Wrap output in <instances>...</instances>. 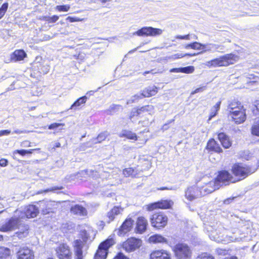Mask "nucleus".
Instances as JSON below:
<instances>
[{
  "instance_id": "1",
  "label": "nucleus",
  "mask_w": 259,
  "mask_h": 259,
  "mask_svg": "<svg viewBox=\"0 0 259 259\" xmlns=\"http://www.w3.org/2000/svg\"><path fill=\"white\" fill-rule=\"evenodd\" d=\"M239 59L237 55L233 54H227L207 61L206 65L209 67H227L230 65L234 64Z\"/></svg>"
},
{
  "instance_id": "2",
  "label": "nucleus",
  "mask_w": 259,
  "mask_h": 259,
  "mask_svg": "<svg viewBox=\"0 0 259 259\" xmlns=\"http://www.w3.org/2000/svg\"><path fill=\"white\" fill-rule=\"evenodd\" d=\"M177 259H189L191 257L192 251L186 243H179L172 249Z\"/></svg>"
},
{
  "instance_id": "3",
  "label": "nucleus",
  "mask_w": 259,
  "mask_h": 259,
  "mask_svg": "<svg viewBox=\"0 0 259 259\" xmlns=\"http://www.w3.org/2000/svg\"><path fill=\"white\" fill-rule=\"evenodd\" d=\"M256 170V168H252L250 166L243 165L242 164L237 163L233 165L232 167V171L235 176L240 177L236 181H240L249 175L254 172Z\"/></svg>"
},
{
  "instance_id": "4",
  "label": "nucleus",
  "mask_w": 259,
  "mask_h": 259,
  "mask_svg": "<svg viewBox=\"0 0 259 259\" xmlns=\"http://www.w3.org/2000/svg\"><path fill=\"white\" fill-rule=\"evenodd\" d=\"M115 243L113 238H108L102 242L95 255L94 259H106L108 249Z\"/></svg>"
},
{
  "instance_id": "5",
  "label": "nucleus",
  "mask_w": 259,
  "mask_h": 259,
  "mask_svg": "<svg viewBox=\"0 0 259 259\" xmlns=\"http://www.w3.org/2000/svg\"><path fill=\"white\" fill-rule=\"evenodd\" d=\"M39 213L38 207L30 204L24 207L23 210L17 209L16 214H18L21 219L25 218H33L36 217Z\"/></svg>"
},
{
  "instance_id": "6",
  "label": "nucleus",
  "mask_w": 259,
  "mask_h": 259,
  "mask_svg": "<svg viewBox=\"0 0 259 259\" xmlns=\"http://www.w3.org/2000/svg\"><path fill=\"white\" fill-rule=\"evenodd\" d=\"M21 225V219L18 214H16V211L13 217L0 228L2 232H8L15 230Z\"/></svg>"
},
{
  "instance_id": "7",
  "label": "nucleus",
  "mask_w": 259,
  "mask_h": 259,
  "mask_svg": "<svg viewBox=\"0 0 259 259\" xmlns=\"http://www.w3.org/2000/svg\"><path fill=\"white\" fill-rule=\"evenodd\" d=\"M167 216L163 212L155 213L150 218L152 226L158 229L164 227L167 223Z\"/></svg>"
},
{
  "instance_id": "8",
  "label": "nucleus",
  "mask_w": 259,
  "mask_h": 259,
  "mask_svg": "<svg viewBox=\"0 0 259 259\" xmlns=\"http://www.w3.org/2000/svg\"><path fill=\"white\" fill-rule=\"evenodd\" d=\"M162 32V30L159 28H156L152 27H143L138 31L134 32L133 35H137L139 36H156L160 35Z\"/></svg>"
},
{
  "instance_id": "9",
  "label": "nucleus",
  "mask_w": 259,
  "mask_h": 259,
  "mask_svg": "<svg viewBox=\"0 0 259 259\" xmlns=\"http://www.w3.org/2000/svg\"><path fill=\"white\" fill-rule=\"evenodd\" d=\"M39 207L43 214L53 212L57 208V204L55 201L44 200L37 202Z\"/></svg>"
},
{
  "instance_id": "10",
  "label": "nucleus",
  "mask_w": 259,
  "mask_h": 259,
  "mask_svg": "<svg viewBox=\"0 0 259 259\" xmlns=\"http://www.w3.org/2000/svg\"><path fill=\"white\" fill-rule=\"evenodd\" d=\"M214 180L220 185V187L223 185H228L229 182L232 183L236 182L235 180H234L231 174L227 170H222L220 171L217 177Z\"/></svg>"
},
{
  "instance_id": "11",
  "label": "nucleus",
  "mask_w": 259,
  "mask_h": 259,
  "mask_svg": "<svg viewBox=\"0 0 259 259\" xmlns=\"http://www.w3.org/2000/svg\"><path fill=\"white\" fill-rule=\"evenodd\" d=\"M141 245V240L136 238H131L123 243L122 247L126 252H130L139 248Z\"/></svg>"
},
{
  "instance_id": "12",
  "label": "nucleus",
  "mask_w": 259,
  "mask_h": 259,
  "mask_svg": "<svg viewBox=\"0 0 259 259\" xmlns=\"http://www.w3.org/2000/svg\"><path fill=\"white\" fill-rule=\"evenodd\" d=\"M246 116L245 110L243 109L242 106L240 109L232 111L229 114V117L231 118L237 124L243 122L246 119Z\"/></svg>"
},
{
  "instance_id": "13",
  "label": "nucleus",
  "mask_w": 259,
  "mask_h": 259,
  "mask_svg": "<svg viewBox=\"0 0 259 259\" xmlns=\"http://www.w3.org/2000/svg\"><path fill=\"white\" fill-rule=\"evenodd\" d=\"M56 254L59 259H71L72 253L69 246L66 244H61L56 248Z\"/></svg>"
},
{
  "instance_id": "14",
  "label": "nucleus",
  "mask_w": 259,
  "mask_h": 259,
  "mask_svg": "<svg viewBox=\"0 0 259 259\" xmlns=\"http://www.w3.org/2000/svg\"><path fill=\"white\" fill-rule=\"evenodd\" d=\"M185 198L189 201L194 200L202 197L199 188L196 186L188 187L185 191Z\"/></svg>"
},
{
  "instance_id": "15",
  "label": "nucleus",
  "mask_w": 259,
  "mask_h": 259,
  "mask_svg": "<svg viewBox=\"0 0 259 259\" xmlns=\"http://www.w3.org/2000/svg\"><path fill=\"white\" fill-rule=\"evenodd\" d=\"M220 185L214 180L210 181L204 186L199 188L202 196L211 193L215 190L219 189Z\"/></svg>"
},
{
  "instance_id": "16",
  "label": "nucleus",
  "mask_w": 259,
  "mask_h": 259,
  "mask_svg": "<svg viewBox=\"0 0 259 259\" xmlns=\"http://www.w3.org/2000/svg\"><path fill=\"white\" fill-rule=\"evenodd\" d=\"M18 259H34L33 251L27 247L21 248L17 253Z\"/></svg>"
},
{
  "instance_id": "17",
  "label": "nucleus",
  "mask_w": 259,
  "mask_h": 259,
  "mask_svg": "<svg viewBox=\"0 0 259 259\" xmlns=\"http://www.w3.org/2000/svg\"><path fill=\"white\" fill-rule=\"evenodd\" d=\"M33 68L41 74H46L50 70V66L45 61H35L33 64Z\"/></svg>"
},
{
  "instance_id": "18",
  "label": "nucleus",
  "mask_w": 259,
  "mask_h": 259,
  "mask_svg": "<svg viewBox=\"0 0 259 259\" xmlns=\"http://www.w3.org/2000/svg\"><path fill=\"white\" fill-rule=\"evenodd\" d=\"M134 224V221L131 218L126 219L120 226L118 235H124L125 233L131 231Z\"/></svg>"
},
{
  "instance_id": "19",
  "label": "nucleus",
  "mask_w": 259,
  "mask_h": 259,
  "mask_svg": "<svg viewBox=\"0 0 259 259\" xmlns=\"http://www.w3.org/2000/svg\"><path fill=\"white\" fill-rule=\"evenodd\" d=\"M150 259H171L170 254L167 251L161 249L153 251L150 254Z\"/></svg>"
},
{
  "instance_id": "20",
  "label": "nucleus",
  "mask_w": 259,
  "mask_h": 259,
  "mask_svg": "<svg viewBox=\"0 0 259 259\" xmlns=\"http://www.w3.org/2000/svg\"><path fill=\"white\" fill-rule=\"evenodd\" d=\"M172 204L173 202L171 200H161L151 204L150 205V208L151 209L155 208L168 209L171 207Z\"/></svg>"
},
{
  "instance_id": "21",
  "label": "nucleus",
  "mask_w": 259,
  "mask_h": 259,
  "mask_svg": "<svg viewBox=\"0 0 259 259\" xmlns=\"http://www.w3.org/2000/svg\"><path fill=\"white\" fill-rule=\"evenodd\" d=\"M206 149L209 151L218 153H222L223 151L219 144L213 139H211L207 142Z\"/></svg>"
},
{
  "instance_id": "22",
  "label": "nucleus",
  "mask_w": 259,
  "mask_h": 259,
  "mask_svg": "<svg viewBox=\"0 0 259 259\" xmlns=\"http://www.w3.org/2000/svg\"><path fill=\"white\" fill-rule=\"evenodd\" d=\"M148 222L147 220L143 217H140L138 218L136 223V231L138 233L142 234L147 229Z\"/></svg>"
},
{
  "instance_id": "23",
  "label": "nucleus",
  "mask_w": 259,
  "mask_h": 259,
  "mask_svg": "<svg viewBox=\"0 0 259 259\" xmlns=\"http://www.w3.org/2000/svg\"><path fill=\"white\" fill-rule=\"evenodd\" d=\"M70 211L72 213L81 217L87 215L88 212L86 208L79 204H75L71 206Z\"/></svg>"
},
{
  "instance_id": "24",
  "label": "nucleus",
  "mask_w": 259,
  "mask_h": 259,
  "mask_svg": "<svg viewBox=\"0 0 259 259\" xmlns=\"http://www.w3.org/2000/svg\"><path fill=\"white\" fill-rule=\"evenodd\" d=\"M218 138L223 147L225 149L229 148L232 145V142L229 137L224 133H220L218 135Z\"/></svg>"
},
{
  "instance_id": "25",
  "label": "nucleus",
  "mask_w": 259,
  "mask_h": 259,
  "mask_svg": "<svg viewBox=\"0 0 259 259\" xmlns=\"http://www.w3.org/2000/svg\"><path fill=\"white\" fill-rule=\"evenodd\" d=\"M122 210L123 209L121 207L114 206L107 213V218H108L107 222L109 223L110 222L113 221L115 217L121 213Z\"/></svg>"
},
{
  "instance_id": "26",
  "label": "nucleus",
  "mask_w": 259,
  "mask_h": 259,
  "mask_svg": "<svg viewBox=\"0 0 259 259\" xmlns=\"http://www.w3.org/2000/svg\"><path fill=\"white\" fill-rule=\"evenodd\" d=\"M27 56L26 53L23 50L15 51L11 55V59L12 61L17 62L23 60Z\"/></svg>"
},
{
  "instance_id": "27",
  "label": "nucleus",
  "mask_w": 259,
  "mask_h": 259,
  "mask_svg": "<svg viewBox=\"0 0 259 259\" xmlns=\"http://www.w3.org/2000/svg\"><path fill=\"white\" fill-rule=\"evenodd\" d=\"M157 93V88L155 86H149L145 88L141 93L143 98H148L156 95Z\"/></svg>"
},
{
  "instance_id": "28",
  "label": "nucleus",
  "mask_w": 259,
  "mask_h": 259,
  "mask_svg": "<svg viewBox=\"0 0 259 259\" xmlns=\"http://www.w3.org/2000/svg\"><path fill=\"white\" fill-rule=\"evenodd\" d=\"M74 252L76 259H82V244L79 240H76L74 242Z\"/></svg>"
},
{
  "instance_id": "29",
  "label": "nucleus",
  "mask_w": 259,
  "mask_h": 259,
  "mask_svg": "<svg viewBox=\"0 0 259 259\" xmlns=\"http://www.w3.org/2000/svg\"><path fill=\"white\" fill-rule=\"evenodd\" d=\"M18 228L19 229V231L15 233L14 237H17L19 239H22L28 236L29 233L28 225H23L22 229H20L19 227Z\"/></svg>"
},
{
  "instance_id": "30",
  "label": "nucleus",
  "mask_w": 259,
  "mask_h": 259,
  "mask_svg": "<svg viewBox=\"0 0 259 259\" xmlns=\"http://www.w3.org/2000/svg\"><path fill=\"white\" fill-rule=\"evenodd\" d=\"M150 242L154 243H161L168 244V241L166 238L159 234H155L149 237Z\"/></svg>"
},
{
  "instance_id": "31",
  "label": "nucleus",
  "mask_w": 259,
  "mask_h": 259,
  "mask_svg": "<svg viewBox=\"0 0 259 259\" xmlns=\"http://www.w3.org/2000/svg\"><path fill=\"white\" fill-rule=\"evenodd\" d=\"M194 71V67L193 66H188L180 68H174L170 69L171 72H182L184 73H192Z\"/></svg>"
},
{
  "instance_id": "32",
  "label": "nucleus",
  "mask_w": 259,
  "mask_h": 259,
  "mask_svg": "<svg viewBox=\"0 0 259 259\" xmlns=\"http://www.w3.org/2000/svg\"><path fill=\"white\" fill-rule=\"evenodd\" d=\"M119 136L120 137H125L127 139L134 140H137V136L136 134L127 130L122 131V132L119 134Z\"/></svg>"
},
{
  "instance_id": "33",
  "label": "nucleus",
  "mask_w": 259,
  "mask_h": 259,
  "mask_svg": "<svg viewBox=\"0 0 259 259\" xmlns=\"http://www.w3.org/2000/svg\"><path fill=\"white\" fill-rule=\"evenodd\" d=\"M87 99L88 97L87 96H84L78 98L71 105L70 109L74 110L77 109L81 105L83 104L86 102Z\"/></svg>"
},
{
  "instance_id": "34",
  "label": "nucleus",
  "mask_w": 259,
  "mask_h": 259,
  "mask_svg": "<svg viewBox=\"0 0 259 259\" xmlns=\"http://www.w3.org/2000/svg\"><path fill=\"white\" fill-rule=\"evenodd\" d=\"M251 133L252 135L259 137V117L256 118L251 127Z\"/></svg>"
},
{
  "instance_id": "35",
  "label": "nucleus",
  "mask_w": 259,
  "mask_h": 259,
  "mask_svg": "<svg viewBox=\"0 0 259 259\" xmlns=\"http://www.w3.org/2000/svg\"><path fill=\"white\" fill-rule=\"evenodd\" d=\"M212 46H214V44H203L202 46V51L198 53H196V55L198 54H203L206 52H214V50L212 49L213 48Z\"/></svg>"
},
{
  "instance_id": "36",
  "label": "nucleus",
  "mask_w": 259,
  "mask_h": 259,
  "mask_svg": "<svg viewBox=\"0 0 259 259\" xmlns=\"http://www.w3.org/2000/svg\"><path fill=\"white\" fill-rule=\"evenodd\" d=\"M202 44L195 41L185 45V48L186 49H192L194 50H202Z\"/></svg>"
},
{
  "instance_id": "37",
  "label": "nucleus",
  "mask_w": 259,
  "mask_h": 259,
  "mask_svg": "<svg viewBox=\"0 0 259 259\" xmlns=\"http://www.w3.org/2000/svg\"><path fill=\"white\" fill-rule=\"evenodd\" d=\"M221 104V102L219 101L217 102L215 105H214L211 110V113L210 114L209 119H210L211 118L214 117L217 114L218 111L219 110L220 108V105Z\"/></svg>"
},
{
  "instance_id": "38",
  "label": "nucleus",
  "mask_w": 259,
  "mask_h": 259,
  "mask_svg": "<svg viewBox=\"0 0 259 259\" xmlns=\"http://www.w3.org/2000/svg\"><path fill=\"white\" fill-rule=\"evenodd\" d=\"M11 253V250L8 248L4 247H0V258H5L9 256Z\"/></svg>"
},
{
  "instance_id": "39",
  "label": "nucleus",
  "mask_w": 259,
  "mask_h": 259,
  "mask_svg": "<svg viewBox=\"0 0 259 259\" xmlns=\"http://www.w3.org/2000/svg\"><path fill=\"white\" fill-rule=\"evenodd\" d=\"M36 149H29V150H25V149H21V150H16L14 151L13 155L14 156H15V154H19L20 155L24 156L27 154H31L32 153V152Z\"/></svg>"
},
{
  "instance_id": "40",
  "label": "nucleus",
  "mask_w": 259,
  "mask_h": 259,
  "mask_svg": "<svg viewBox=\"0 0 259 259\" xmlns=\"http://www.w3.org/2000/svg\"><path fill=\"white\" fill-rule=\"evenodd\" d=\"M196 55V53H194V54L186 53V54H184L178 53V54H176L172 55L168 57V58L170 59H172V60H175L177 59L183 58V57H184L185 56H195Z\"/></svg>"
},
{
  "instance_id": "41",
  "label": "nucleus",
  "mask_w": 259,
  "mask_h": 259,
  "mask_svg": "<svg viewBox=\"0 0 259 259\" xmlns=\"http://www.w3.org/2000/svg\"><path fill=\"white\" fill-rule=\"evenodd\" d=\"M123 174L126 177L130 176L135 177L137 174L132 167L125 168L123 170Z\"/></svg>"
},
{
  "instance_id": "42",
  "label": "nucleus",
  "mask_w": 259,
  "mask_h": 259,
  "mask_svg": "<svg viewBox=\"0 0 259 259\" xmlns=\"http://www.w3.org/2000/svg\"><path fill=\"white\" fill-rule=\"evenodd\" d=\"M108 135V133L107 131H105L104 132L100 133L96 138L95 140H97V142H94L95 143H101L102 141H104L107 138Z\"/></svg>"
},
{
  "instance_id": "43",
  "label": "nucleus",
  "mask_w": 259,
  "mask_h": 259,
  "mask_svg": "<svg viewBox=\"0 0 259 259\" xmlns=\"http://www.w3.org/2000/svg\"><path fill=\"white\" fill-rule=\"evenodd\" d=\"M143 97L141 94L135 95L134 96H132L131 98L127 101L126 104L128 105L135 103L137 101H138L139 100L141 99Z\"/></svg>"
},
{
  "instance_id": "44",
  "label": "nucleus",
  "mask_w": 259,
  "mask_h": 259,
  "mask_svg": "<svg viewBox=\"0 0 259 259\" xmlns=\"http://www.w3.org/2000/svg\"><path fill=\"white\" fill-rule=\"evenodd\" d=\"M238 103L237 102H231L230 103L227 108V110L230 113L232 111H234L236 109H240V107L238 106Z\"/></svg>"
},
{
  "instance_id": "45",
  "label": "nucleus",
  "mask_w": 259,
  "mask_h": 259,
  "mask_svg": "<svg viewBox=\"0 0 259 259\" xmlns=\"http://www.w3.org/2000/svg\"><path fill=\"white\" fill-rule=\"evenodd\" d=\"M8 3H4L0 8V19L5 15L8 8Z\"/></svg>"
},
{
  "instance_id": "46",
  "label": "nucleus",
  "mask_w": 259,
  "mask_h": 259,
  "mask_svg": "<svg viewBox=\"0 0 259 259\" xmlns=\"http://www.w3.org/2000/svg\"><path fill=\"white\" fill-rule=\"evenodd\" d=\"M197 259H214V257L209 253L203 252L199 255Z\"/></svg>"
},
{
  "instance_id": "47",
  "label": "nucleus",
  "mask_w": 259,
  "mask_h": 259,
  "mask_svg": "<svg viewBox=\"0 0 259 259\" xmlns=\"http://www.w3.org/2000/svg\"><path fill=\"white\" fill-rule=\"evenodd\" d=\"M59 19V17L57 15H54L52 17L45 16L44 20L49 23H54Z\"/></svg>"
},
{
  "instance_id": "48",
  "label": "nucleus",
  "mask_w": 259,
  "mask_h": 259,
  "mask_svg": "<svg viewBox=\"0 0 259 259\" xmlns=\"http://www.w3.org/2000/svg\"><path fill=\"white\" fill-rule=\"evenodd\" d=\"M63 188V187H54L51 189H47L43 191H39L36 193V194H40L44 192L47 193L50 191H54L56 190H62Z\"/></svg>"
},
{
  "instance_id": "49",
  "label": "nucleus",
  "mask_w": 259,
  "mask_h": 259,
  "mask_svg": "<svg viewBox=\"0 0 259 259\" xmlns=\"http://www.w3.org/2000/svg\"><path fill=\"white\" fill-rule=\"evenodd\" d=\"M56 9L60 12H67L70 9V6L69 5L57 6Z\"/></svg>"
},
{
  "instance_id": "50",
  "label": "nucleus",
  "mask_w": 259,
  "mask_h": 259,
  "mask_svg": "<svg viewBox=\"0 0 259 259\" xmlns=\"http://www.w3.org/2000/svg\"><path fill=\"white\" fill-rule=\"evenodd\" d=\"M212 47H213V48H212V49H213V50H214V52L215 51L223 52V51L225 48L224 46L223 45L214 44V46H212Z\"/></svg>"
},
{
  "instance_id": "51",
  "label": "nucleus",
  "mask_w": 259,
  "mask_h": 259,
  "mask_svg": "<svg viewBox=\"0 0 259 259\" xmlns=\"http://www.w3.org/2000/svg\"><path fill=\"white\" fill-rule=\"evenodd\" d=\"M64 124L60 123H53L49 125L48 128L49 130H54L60 126H63Z\"/></svg>"
},
{
  "instance_id": "52",
  "label": "nucleus",
  "mask_w": 259,
  "mask_h": 259,
  "mask_svg": "<svg viewBox=\"0 0 259 259\" xmlns=\"http://www.w3.org/2000/svg\"><path fill=\"white\" fill-rule=\"evenodd\" d=\"M121 107L119 105L112 104L110 106L109 110L110 112H116Z\"/></svg>"
},
{
  "instance_id": "53",
  "label": "nucleus",
  "mask_w": 259,
  "mask_h": 259,
  "mask_svg": "<svg viewBox=\"0 0 259 259\" xmlns=\"http://www.w3.org/2000/svg\"><path fill=\"white\" fill-rule=\"evenodd\" d=\"M206 89V86H203V87L198 88L196 89L195 90H194V91H193L191 93V95H194V94L202 92L204 91Z\"/></svg>"
},
{
  "instance_id": "54",
  "label": "nucleus",
  "mask_w": 259,
  "mask_h": 259,
  "mask_svg": "<svg viewBox=\"0 0 259 259\" xmlns=\"http://www.w3.org/2000/svg\"><path fill=\"white\" fill-rule=\"evenodd\" d=\"M113 259H129L122 252L118 253Z\"/></svg>"
},
{
  "instance_id": "55",
  "label": "nucleus",
  "mask_w": 259,
  "mask_h": 259,
  "mask_svg": "<svg viewBox=\"0 0 259 259\" xmlns=\"http://www.w3.org/2000/svg\"><path fill=\"white\" fill-rule=\"evenodd\" d=\"M139 111L137 109H133L130 114V119H132L134 116L139 115Z\"/></svg>"
},
{
  "instance_id": "56",
  "label": "nucleus",
  "mask_w": 259,
  "mask_h": 259,
  "mask_svg": "<svg viewBox=\"0 0 259 259\" xmlns=\"http://www.w3.org/2000/svg\"><path fill=\"white\" fill-rule=\"evenodd\" d=\"M176 38L180 39L189 40V39H190V34H187V35H178L176 36Z\"/></svg>"
},
{
  "instance_id": "57",
  "label": "nucleus",
  "mask_w": 259,
  "mask_h": 259,
  "mask_svg": "<svg viewBox=\"0 0 259 259\" xmlns=\"http://www.w3.org/2000/svg\"><path fill=\"white\" fill-rule=\"evenodd\" d=\"M236 198H237V197H230L227 199H226L224 201V203L225 204H229L230 203H231Z\"/></svg>"
},
{
  "instance_id": "58",
  "label": "nucleus",
  "mask_w": 259,
  "mask_h": 259,
  "mask_svg": "<svg viewBox=\"0 0 259 259\" xmlns=\"http://www.w3.org/2000/svg\"><path fill=\"white\" fill-rule=\"evenodd\" d=\"M11 133V131L8 130H1L0 131V136L5 135H8Z\"/></svg>"
},
{
  "instance_id": "59",
  "label": "nucleus",
  "mask_w": 259,
  "mask_h": 259,
  "mask_svg": "<svg viewBox=\"0 0 259 259\" xmlns=\"http://www.w3.org/2000/svg\"><path fill=\"white\" fill-rule=\"evenodd\" d=\"M66 20H68L70 22H77V21H79V19L78 18H77L76 17H70V16L66 18Z\"/></svg>"
},
{
  "instance_id": "60",
  "label": "nucleus",
  "mask_w": 259,
  "mask_h": 259,
  "mask_svg": "<svg viewBox=\"0 0 259 259\" xmlns=\"http://www.w3.org/2000/svg\"><path fill=\"white\" fill-rule=\"evenodd\" d=\"M149 106H145L141 107L140 108L137 109L138 111H139V114H141L142 112L147 111Z\"/></svg>"
},
{
  "instance_id": "61",
  "label": "nucleus",
  "mask_w": 259,
  "mask_h": 259,
  "mask_svg": "<svg viewBox=\"0 0 259 259\" xmlns=\"http://www.w3.org/2000/svg\"><path fill=\"white\" fill-rule=\"evenodd\" d=\"M8 164V161L5 159L0 160V165L2 166H6Z\"/></svg>"
},
{
  "instance_id": "62",
  "label": "nucleus",
  "mask_w": 259,
  "mask_h": 259,
  "mask_svg": "<svg viewBox=\"0 0 259 259\" xmlns=\"http://www.w3.org/2000/svg\"><path fill=\"white\" fill-rule=\"evenodd\" d=\"M254 105L255 107L256 110L259 112V99L254 101Z\"/></svg>"
},
{
  "instance_id": "63",
  "label": "nucleus",
  "mask_w": 259,
  "mask_h": 259,
  "mask_svg": "<svg viewBox=\"0 0 259 259\" xmlns=\"http://www.w3.org/2000/svg\"><path fill=\"white\" fill-rule=\"evenodd\" d=\"M217 253H218V254H220V255H222V254L225 255L226 254V251L225 250H222L221 249H217Z\"/></svg>"
},
{
  "instance_id": "64",
  "label": "nucleus",
  "mask_w": 259,
  "mask_h": 259,
  "mask_svg": "<svg viewBox=\"0 0 259 259\" xmlns=\"http://www.w3.org/2000/svg\"><path fill=\"white\" fill-rule=\"evenodd\" d=\"M14 133H16V134H22V133H26V131H22V130H16L15 131H14Z\"/></svg>"
}]
</instances>
